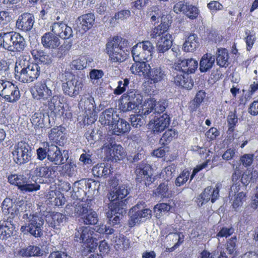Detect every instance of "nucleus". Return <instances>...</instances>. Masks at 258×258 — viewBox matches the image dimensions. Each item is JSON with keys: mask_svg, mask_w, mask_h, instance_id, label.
Wrapping results in <instances>:
<instances>
[{"mask_svg": "<svg viewBox=\"0 0 258 258\" xmlns=\"http://www.w3.org/2000/svg\"><path fill=\"white\" fill-rule=\"evenodd\" d=\"M128 194L127 189L122 185L111 190L107 195V198L110 202L108 205V209H106V215L110 225L114 226L120 223L127 209V202L122 199Z\"/></svg>", "mask_w": 258, "mask_h": 258, "instance_id": "obj_1", "label": "nucleus"}, {"mask_svg": "<svg viewBox=\"0 0 258 258\" xmlns=\"http://www.w3.org/2000/svg\"><path fill=\"white\" fill-rule=\"evenodd\" d=\"M22 220L24 224L20 228L22 232L29 233L36 238L42 236L44 220L39 214L25 213L22 216Z\"/></svg>", "mask_w": 258, "mask_h": 258, "instance_id": "obj_2", "label": "nucleus"}, {"mask_svg": "<svg viewBox=\"0 0 258 258\" xmlns=\"http://www.w3.org/2000/svg\"><path fill=\"white\" fill-rule=\"evenodd\" d=\"M15 71L16 79L25 83L34 81L40 74V68L37 63L25 60L16 62Z\"/></svg>", "mask_w": 258, "mask_h": 258, "instance_id": "obj_3", "label": "nucleus"}, {"mask_svg": "<svg viewBox=\"0 0 258 258\" xmlns=\"http://www.w3.org/2000/svg\"><path fill=\"white\" fill-rule=\"evenodd\" d=\"M127 41L121 37L114 36L106 45V52L113 62H122L127 57V53L123 49Z\"/></svg>", "mask_w": 258, "mask_h": 258, "instance_id": "obj_4", "label": "nucleus"}, {"mask_svg": "<svg viewBox=\"0 0 258 258\" xmlns=\"http://www.w3.org/2000/svg\"><path fill=\"white\" fill-rule=\"evenodd\" d=\"M94 231L90 227H79L76 228L74 239L76 241L84 244V247L91 252L98 243L96 239L93 237Z\"/></svg>", "mask_w": 258, "mask_h": 258, "instance_id": "obj_5", "label": "nucleus"}, {"mask_svg": "<svg viewBox=\"0 0 258 258\" xmlns=\"http://www.w3.org/2000/svg\"><path fill=\"white\" fill-rule=\"evenodd\" d=\"M12 154L15 162L17 164L22 165L25 164L31 159V147L25 142H18L14 145Z\"/></svg>", "mask_w": 258, "mask_h": 258, "instance_id": "obj_6", "label": "nucleus"}, {"mask_svg": "<svg viewBox=\"0 0 258 258\" xmlns=\"http://www.w3.org/2000/svg\"><path fill=\"white\" fill-rule=\"evenodd\" d=\"M8 181L17 185L23 192H33L40 189V185L36 181L31 182L23 174H14L8 176Z\"/></svg>", "mask_w": 258, "mask_h": 258, "instance_id": "obj_7", "label": "nucleus"}, {"mask_svg": "<svg viewBox=\"0 0 258 258\" xmlns=\"http://www.w3.org/2000/svg\"><path fill=\"white\" fill-rule=\"evenodd\" d=\"M69 78L62 85L63 93L70 97H75L82 91L84 86L82 79L69 74Z\"/></svg>", "mask_w": 258, "mask_h": 258, "instance_id": "obj_8", "label": "nucleus"}, {"mask_svg": "<svg viewBox=\"0 0 258 258\" xmlns=\"http://www.w3.org/2000/svg\"><path fill=\"white\" fill-rule=\"evenodd\" d=\"M0 95L9 102H14L20 98V91L14 84L0 79Z\"/></svg>", "mask_w": 258, "mask_h": 258, "instance_id": "obj_9", "label": "nucleus"}, {"mask_svg": "<svg viewBox=\"0 0 258 258\" xmlns=\"http://www.w3.org/2000/svg\"><path fill=\"white\" fill-rule=\"evenodd\" d=\"M141 204H137L130 211L129 224L133 227L136 224L145 222L151 217L152 211L149 209H141Z\"/></svg>", "mask_w": 258, "mask_h": 258, "instance_id": "obj_10", "label": "nucleus"}, {"mask_svg": "<svg viewBox=\"0 0 258 258\" xmlns=\"http://www.w3.org/2000/svg\"><path fill=\"white\" fill-rule=\"evenodd\" d=\"M44 145H46V148L48 152V160L52 162L55 165H59L64 163V160L69 158L68 151L63 150L54 144L46 142Z\"/></svg>", "mask_w": 258, "mask_h": 258, "instance_id": "obj_11", "label": "nucleus"}, {"mask_svg": "<svg viewBox=\"0 0 258 258\" xmlns=\"http://www.w3.org/2000/svg\"><path fill=\"white\" fill-rule=\"evenodd\" d=\"M79 105L85 111L84 122H86L85 119L87 118V123L93 122L96 116L95 104L93 97L89 94L83 95L79 102Z\"/></svg>", "mask_w": 258, "mask_h": 258, "instance_id": "obj_12", "label": "nucleus"}, {"mask_svg": "<svg viewBox=\"0 0 258 258\" xmlns=\"http://www.w3.org/2000/svg\"><path fill=\"white\" fill-rule=\"evenodd\" d=\"M50 80H45L37 83L32 89V95L36 100L45 101L52 96V91L49 87Z\"/></svg>", "mask_w": 258, "mask_h": 258, "instance_id": "obj_13", "label": "nucleus"}, {"mask_svg": "<svg viewBox=\"0 0 258 258\" xmlns=\"http://www.w3.org/2000/svg\"><path fill=\"white\" fill-rule=\"evenodd\" d=\"M167 106V103L165 100H160L157 102L154 98H150L148 100L146 105L143 109V112L145 116L160 115L164 112Z\"/></svg>", "mask_w": 258, "mask_h": 258, "instance_id": "obj_14", "label": "nucleus"}, {"mask_svg": "<svg viewBox=\"0 0 258 258\" xmlns=\"http://www.w3.org/2000/svg\"><path fill=\"white\" fill-rule=\"evenodd\" d=\"M102 152L106 155L107 160L117 161L122 159L125 156L123 148L120 145L112 143H105L102 148Z\"/></svg>", "mask_w": 258, "mask_h": 258, "instance_id": "obj_15", "label": "nucleus"}, {"mask_svg": "<svg viewBox=\"0 0 258 258\" xmlns=\"http://www.w3.org/2000/svg\"><path fill=\"white\" fill-rule=\"evenodd\" d=\"M221 187V183H217L215 187L208 186L203 192L199 196L197 199V203L199 207H202L206 203L211 200L214 203L219 197V190Z\"/></svg>", "mask_w": 258, "mask_h": 258, "instance_id": "obj_16", "label": "nucleus"}, {"mask_svg": "<svg viewBox=\"0 0 258 258\" xmlns=\"http://www.w3.org/2000/svg\"><path fill=\"white\" fill-rule=\"evenodd\" d=\"M149 117L150 118L149 124L155 134L163 131L169 126L170 121V117L166 113H164L162 115L149 116Z\"/></svg>", "mask_w": 258, "mask_h": 258, "instance_id": "obj_17", "label": "nucleus"}, {"mask_svg": "<svg viewBox=\"0 0 258 258\" xmlns=\"http://www.w3.org/2000/svg\"><path fill=\"white\" fill-rule=\"evenodd\" d=\"M161 24L153 28L151 31L150 36L152 38H159L168 33L167 30L171 23L172 20L170 15L162 14L160 17Z\"/></svg>", "mask_w": 258, "mask_h": 258, "instance_id": "obj_18", "label": "nucleus"}, {"mask_svg": "<svg viewBox=\"0 0 258 258\" xmlns=\"http://www.w3.org/2000/svg\"><path fill=\"white\" fill-rule=\"evenodd\" d=\"M198 66V61L192 58L179 59L174 63L173 69L178 71L181 70L188 75L194 73L197 69Z\"/></svg>", "mask_w": 258, "mask_h": 258, "instance_id": "obj_19", "label": "nucleus"}, {"mask_svg": "<svg viewBox=\"0 0 258 258\" xmlns=\"http://www.w3.org/2000/svg\"><path fill=\"white\" fill-rule=\"evenodd\" d=\"M95 16L92 13H88L79 17L76 21L75 29L81 33H83L93 26Z\"/></svg>", "mask_w": 258, "mask_h": 258, "instance_id": "obj_20", "label": "nucleus"}, {"mask_svg": "<svg viewBox=\"0 0 258 258\" xmlns=\"http://www.w3.org/2000/svg\"><path fill=\"white\" fill-rule=\"evenodd\" d=\"M173 81L176 85L181 86L187 89H191L193 87L194 83L188 75L184 73L181 70H176L173 69Z\"/></svg>", "mask_w": 258, "mask_h": 258, "instance_id": "obj_21", "label": "nucleus"}, {"mask_svg": "<svg viewBox=\"0 0 258 258\" xmlns=\"http://www.w3.org/2000/svg\"><path fill=\"white\" fill-rule=\"evenodd\" d=\"M91 187V182L88 179L75 181L73 187V196L77 199H83L86 195L87 188L90 189Z\"/></svg>", "mask_w": 258, "mask_h": 258, "instance_id": "obj_22", "label": "nucleus"}, {"mask_svg": "<svg viewBox=\"0 0 258 258\" xmlns=\"http://www.w3.org/2000/svg\"><path fill=\"white\" fill-rule=\"evenodd\" d=\"M34 22V17L32 14L24 13L17 20L16 27L23 31L28 32L32 29Z\"/></svg>", "mask_w": 258, "mask_h": 258, "instance_id": "obj_23", "label": "nucleus"}, {"mask_svg": "<svg viewBox=\"0 0 258 258\" xmlns=\"http://www.w3.org/2000/svg\"><path fill=\"white\" fill-rule=\"evenodd\" d=\"M135 173L137 176L136 179L139 181L147 180V181H145L146 184H149L152 182L153 178L151 177V170L150 165L145 163L138 164L136 167Z\"/></svg>", "mask_w": 258, "mask_h": 258, "instance_id": "obj_24", "label": "nucleus"}, {"mask_svg": "<svg viewBox=\"0 0 258 258\" xmlns=\"http://www.w3.org/2000/svg\"><path fill=\"white\" fill-rule=\"evenodd\" d=\"M166 75L163 70L160 67L151 68L150 66L147 75L150 84H156L164 80Z\"/></svg>", "mask_w": 258, "mask_h": 258, "instance_id": "obj_25", "label": "nucleus"}, {"mask_svg": "<svg viewBox=\"0 0 258 258\" xmlns=\"http://www.w3.org/2000/svg\"><path fill=\"white\" fill-rule=\"evenodd\" d=\"M118 116L116 112L113 108H108L105 110L100 114L99 121L102 125L111 126L116 122Z\"/></svg>", "mask_w": 258, "mask_h": 258, "instance_id": "obj_26", "label": "nucleus"}, {"mask_svg": "<svg viewBox=\"0 0 258 258\" xmlns=\"http://www.w3.org/2000/svg\"><path fill=\"white\" fill-rule=\"evenodd\" d=\"M65 215L60 213H52L46 216V222L48 226L54 229H57L59 226L63 225L67 221Z\"/></svg>", "mask_w": 258, "mask_h": 258, "instance_id": "obj_27", "label": "nucleus"}, {"mask_svg": "<svg viewBox=\"0 0 258 258\" xmlns=\"http://www.w3.org/2000/svg\"><path fill=\"white\" fill-rule=\"evenodd\" d=\"M16 227L11 219L4 221L0 225V239L6 240L13 235Z\"/></svg>", "mask_w": 258, "mask_h": 258, "instance_id": "obj_28", "label": "nucleus"}, {"mask_svg": "<svg viewBox=\"0 0 258 258\" xmlns=\"http://www.w3.org/2000/svg\"><path fill=\"white\" fill-rule=\"evenodd\" d=\"M41 43L46 48H56L60 44L59 38L51 32H46L41 37Z\"/></svg>", "mask_w": 258, "mask_h": 258, "instance_id": "obj_29", "label": "nucleus"}, {"mask_svg": "<svg viewBox=\"0 0 258 258\" xmlns=\"http://www.w3.org/2000/svg\"><path fill=\"white\" fill-rule=\"evenodd\" d=\"M116 120V122L111 126L113 134L119 136L130 130V125L126 120L122 118L120 119L119 117L118 119Z\"/></svg>", "mask_w": 258, "mask_h": 258, "instance_id": "obj_30", "label": "nucleus"}, {"mask_svg": "<svg viewBox=\"0 0 258 258\" xmlns=\"http://www.w3.org/2000/svg\"><path fill=\"white\" fill-rule=\"evenodd\" d=\"M172 44V36L169 33L161 36L156 43L157 50L164 53L170 48Z\"/></svg>", "mask_w": 258, "mask_h": 258, "instance_id": "obj_31", "label": "nucleus"}, {"mask_svg": "<svg viewBox=\"0 0 258 258\" xmlns=\"http://www.w3.org/2000/svg\"><path fill=\"white\" fill-rule=\"evenodd\" d=\"M14 32L1 33L0 46L9 51H13V41L14 40Z\"/></svg>", "mask_w": 258, "mask_h": 258, "instance_id": "obj_32", "label": "nucleus"}, {"mask_svg": "<svg viewBox=\"0 0 258 258\" xmlns=\"http://www.w3.org/2000/svg\"><path fill=\"white\" fill-rule=\"evenodd\" d=\"M239 188L236 185H232L230 188L229 196L230 200L232 201V205L234 208L238 207L242 204V202L245 198V194L243 192H240L236 194V192H238Z\"/></svg>", "mask_w": 258, "mask_h": 258, "instance_id": "obj_33", "label": "nucleus"}, {"mask_svg": "<svg viewBox=\"0 0 258 258\" xmlns=\"http://www.w3.org/2000/svg\"><path fill=\"white\" fill-rule=\"evenodd\" d=\"M215 61V56L211 53L205 54L200 62V70L201 72H207L213 66Z\"/></svg>", "mask_w": 258, "mask_h": 258, "instance_id": "obj_34", "label": "nucleus"}, {"mask_svg": "<svg viewBox=\"0 0 258 258\" xmlns=\"http://www.w3.org/2000/svg\"><path fill=\"white\" fill-rule=\"evenodd\" d=\"M130 68V71L133 74L140 76H146L150 65L144 61H135Z\"/></svg>", "mask_w": 258, "mask_h": 258, "instance_id": "obj_35", "label": "nucleus"}, {"mask_svg": "<svg viewBox=\"0 0 258 258\" xmlns=\"http://www.w3.org/2000/svg\"><path fill=\"white\" fill-rule=\"evenodd\" d=\"M199 45V38L197 35L191 34L186 38L183 45V48L185 51L192 52L198 47Z\"/></svg>", "mask_w": 258, "mask_h": 258, "instance_id": "obj_36", "label": "nucleus"}, {"mask_svg": "<svg viewBox=\"0 0 258 258\" xmlns=\"http://www.w3.org/2000/svg\"><path fill=\"white\" fill-rule=\"evenodd\" d=\"M110 166L104 163L94 166L92 170L94 176L106 177L111 173Z\"/></svg>", "mask_w": 258, "mask_h": 258, "instance_id": "obj_37", "label": "nucleus"}, {"mask_svg": "<svg viewBox=\"0 0 258 258\" xmlns=\"http://www.w3.org/2000/svg\"><path fill=\"white\" fill-rule=\"evenodd\" d=\"M217 64L221 67H226L228 66L229 55L225 48H218L216 53Z\"/></svg>", "mask_w": 258, "mask_h": 258, "instance_id": "obj_38", "label": "nucleus"}, {"mask_svg": "<svg viewBox=\"0 0 258 258\" xmlns=\"http://www.w3.org/2000/svg\"><path fill=\"white\" fill-rule=\"evenodd\" d=\"M48 109L54 113H58L62 110L63 105L60 102L58 96H51L47 100Z\"/></svg>", "mask_w": 258, "mask_h": 258, "instance_id": "obj_39", "label": "nucleus"}, {"mask_svg": "<svg viewBox=\"0 0 258 258\" xmlns=\"http://www.w3.org/2000/svg\"><path fill=\"white\" fill-rule=\"evenodd\" d=\"M141 45L138 43L132 48V54L135 61H144L150 59L149 57L143 50Z\"/></svg>", "mask_w": 258, "mask_h": 258, "instance_id": "obj_40", "label": "nucleus"}, {"mask_svg": "<svg viewBox=\"0 0 258 258\" xmlns=\"http://www.w3.org/2000/svg\"><path fill=\"white\" fill-rule=\"evenodd\" d=\"M43 253V250L39 247L34 245H29L27 247L22 248L20 250V254L22 256H40Z\"/></svg>", "mask_w": 258, "mask_h": 258, "instance_id": "obj_41", "label": "nucleus"}, {"mask_svg": "<svg viewBox=\"0 0 258 258\" xmlns=\"http://www.w3.org/2000/svg\"><path fill=\"white\" fill-rule=\"evenodd\" d=\"M138 107L141 104L143 101V96L138 92V91L132 89L128 91L126 93L123 95Z\"/></svg>", "mask_w": 258, "mask_h": 258, "instance_id": "obj_42", "label": "nucleus"}, {"mask_svg": "<svg viewBox=\"0 0 258 258\" xmlns=\"http://www.w3.org/2000/svg\"><path fill=\"white\" fill-rule=\"evenodd\" d=\"M73 209L74 216H82V217L86 215L90 210L88 204L83 202H79L76 204Z\"/></svg>", "mask_w": 258, "mask_h": 258, "instance_id": "obj_43", "label": "nucleus"}, {"mask_svg": "<svg viewBox=\"0 0 258 258\" xmlns=\"http://www.w3.org/2000/svg\"><path fill=\"white\" fill-rule=\"evenodd\" d=\"M13 51H21L23 50L25 46V40L23 36L18 33L14 32V40L13 41Z\"/></svg>", "mask_w": 258, "mask_h": 258, "instance_id": "obj_44", "label": "nucleus"}, {"mask_svg": "<svg viewBox=\"0 0 258 258\" xmlns=\"http://www.w3.org/2000/svg\"><path fill=\"white\" fill-rule=\"evenodd\" d=\"M131 16V12L128 10H122L116 13L114 16L110 20V23L115 25L116 23H118L119 21H123L127 19Z\"/></svg>", "mask_w": 258, "mask_h": 258, "instance_id": "obj_45", "label": "nucleus"}, {"mask_svg": "<svg viewBox=\"0 0 258 258\" xmlns=\"http://www.w3.org/2000/svg\"><path fill=\"white\" fill-rule=\"evenodd\" d=\"M119 107L121 111L125 112L131 111L136 109L137 107L135 105V103H133L125 96L122 95L120 101Z\"/></svg>", "mask_w": 258, "mask_h": 258, "instance_id": "obj_46", "label": "nucleus"}, {"mask_svg": "<svg viewBox=\"0 0 258 258\" xmlns=\"http://www.w3.org/2000/svg\"><path fill=\"white\" fill-rule=\"evenodd\" d=\"M76 165L75 163L71 160L68 163L63 165L61 167L64 176L72 177L76 174Z\"/></svg>", "mask_w": 258, "mask_h": 258, "instance_id": "obj_47", "label": "nucleus"}, {"mask_svg": "<svg viewBox=\"0 0 258 258\" xmlns=\"http://www.w3.org/2000/svg\"><path fill=\"white\" fill-rule=\"evenodd\" d=\"M82 219L86 225H95L98 221L97 213L92 210H90L86 215L82 217Z\"/></svg>", "mask_w": 258, "mask_h": 258, "instance_id": "obj_48", "label": "nucleus"}, {"mask_svg": "<svg viewBox=\"0 0 258 258\" xmlns=\"http://www.w3.org/2000/svg\"><path fill=\"white\" fill-rule=\"evenodd\" d=\"M143 111L141 114L131 115V122L132 126L135 127H139L145 124L146 123V118Z\"/></svg>", "mask_w": 258, "mask_h": 258, "instance_id": "obj_49", "label": "nucleus"}, {"mask_svg": "<svg viewBox=\"0 0 258 258\" xmlns=\"http://www.w3.org/2000/svg\"><path fill=\"white\" fill-rule=\"evenodd\" d=\"M32 173L36 176L41 177H49L51 174V171L46 166L38 167L31 170Z\"/></svg>", "mask_w": 258, "mask_h": 258, "instance_id": "obj_50", "label": "nucleus"}, {"mask_svg": "<svg viewBox=\"0 0 258 258\" xmlns=\"http://www.w3.org/2000/svg\"><path fill=\"white\" fill-rule=\"evenodd\" d=\"M227 120L229 127L227 133L229 135H230L233 132L234 127L238 121V118L236 114V111H234V112H230L227 116Z\"/></svg>", "mask_w": 258, "mask_h": 258, "instance_id": "obj_51", "label": "nucleus"}, {"mask_svg": "<svg viewBox=\"0 0 258 258\" xmlns=\"http://www.w3.org/2000/svg\"><path fill=\"white\" fill-rule=\"evenodd\" d=\"M167 238L175 242L174 246L171 248L172 250H173L183 242L184 236L182 233L175 232L169 233Z\"/></svg>", "mask_w": 258, "mask_h": 258, "instance_id": "obj_52", "label": "nucleus"}, {"mask_svg": "<svg viewBox=\"0 0 258 258\" xmlns=\"http://www.w3.org/2000/svg\"><path fill=\"white\" fill-rule=\"evenodd\" d=\"M36 59L45 64H49L52 62V56L42 51H37L35 54Z\"/></svg>", "mask_w": 258, "mask_h": 258, "instance_id": "obj_53", "label": "nucleus"}, {"mask_svg": "<svg viewBox=\"0 0 258 258\" xmlns=\"http://www.w3.org/2000/svg\"><path fill=\"white\" fill-rule=\"evenodd\" d=\"M70 67L73 70H83L87 67L86 59L84 56L77 58L72 61Z\"/></svg>", "mask_w": 258, "mask_h": 258, "instance_id": "obj_54", "label": "nucleus"}, {"mask_svg": "<svg viewBox=\"0 0 258 258\" xmlns=\"http://www.w3.org/2000/svg\"><path fill=\"white\" fill-rule=\"evenodd\" d=\"M157 192L159 196L163 198L169 197L171 196V191L167 182L160 184L157 189Z\"/></svg>", "mask_w": 258, "mask_h": 258, "instance_id": "obj_55", "label": "nucleus"}, {"mask_svg": "<svg viewBox=\"0 0 258 258\" xmlns=\"http://www.w3.org/2000/svg\"><path fill=\"white\" fill-rule=\"evenodd\" d=\"M171 207L166 203H161L154 207V212L156 217L160 218L163 214L166 213L170 210Z\"/></svg>", "mask_w": 258, "mask_h": 258, "instance_id": "obj_56", "label": "nucleus"}, {"mask_svg": "<svg viewBox=\"0 0 258 258\" xmlns=\"http://www.w3.org/2000/svg\"><path fill=\"white\" fill-rule=\"evenodd\" d=\"M177 136V132L174 130L169 129L166 131L160 139V142L163 144H166L171 142Z\"/></svg>", "mask_w": 258, "mask_h": 258, "instance_id": "obj_57", "label": "nucleus"}, {"mask_svg": "<svg viewBox=\"0 0 258 258\" xmlns=\"http://www.w3.org/2000/svg\"><path fill=\"white\" fill-rule=\"evenodd\" d=\"M33 124L42 127L44 125V114L40 112H35L31 117Z\"/></svg>", "mask_w": 258, "mask_h": 258, "instance_id": "obj_58", "label": "nucleus"}, {"mask_svg": "<svg viewBox=\"0 0 258 258\" xmlns=\"http://www.w3.org/2000/svg\"><path fill=\"white\" fill-rule=\"evenodd\" d=\"M199 13L200 10L197 7L189 5L185 15L190 20H194L197 18Z\"/></svg>", "mask_w": 258, "mask_h": 258, "instance_id": "obj_59", "label": "nucleus"}, {"mask_svg": "<svg viewBox=\"0 0 258 258\" xmlns=\"http://www.w3.org/2000/svg\"><path fill=\"white\" fill-rule=\"evenodd\" d=\"M190 172L186 170H184L176 178L175 184L177 186H180L185 183L188 180Z\"/></svg>", "mask_w": 258, "mask_h": 258, "instance_id": "obj_60", "label": "nucleus"}, {"mask_svg": "<svg viewBox=\"0 0 258 258\" xmlns=\"http://www.w3.org/2000/svg\"><path fill=\"white\" fill-rule=\"evenodd\" d=\"M237 242V238L236 236H234L227 240L226 243V250L229 254H233L236 250Z\"/></svg>", "mask_w": 258, "mask_h": 258, "instance_id": "obj_61", "label": "nucleus"}, {"mask_svg": "<svg viewBox=\"0 0 258 258\" xmlns=\"http://www.w3.org/2000/svg\"><path fill=\"white\" fill-rule=\"evenodd\" d=\"M234 232V229L232 227H224L220 229L219 231L216 234V237L220 241V238H227L232 235Z\"/></svg>", "mask_w": 258, "mask_h": 258, "instance_id": "obj_62", "label": "nucleus"}, {"mask_svg": "<svg viewBox=\"0 0 258 258\" xmlns=\"http://www.w3.org/2000/svg\"><path fill=\"white\" fill-rule=\"evenodd\" d=\"M139 44H141V46L143 49V50L145 52V53L147 54L151 59V56L153 53L154 46L152 43L149 41H144L141 42H139Z\"/></svg>", "mask_w": 258, "mask_h": 258, "instance_id": "obj_63", "label": "nucleus"}, {"mask_svg": "<svg viewBox=\"0 0 258 258\" xmlns=\"http://www.w3.org/2000/svg\"><path fill=\"white\" fill-rule=\"evenodd\" d=\"M189 5V4L185 3L184 1H180L174 5L173 10L177 14L182 13L185 15Z\"/></svg>", "mask_w": 258, "mask_h": 258, "instance_id": "obj_64", "label": "nucleus"}]
</instances>
